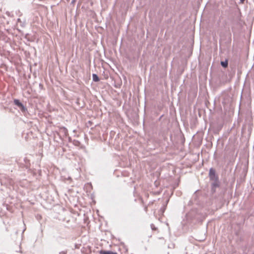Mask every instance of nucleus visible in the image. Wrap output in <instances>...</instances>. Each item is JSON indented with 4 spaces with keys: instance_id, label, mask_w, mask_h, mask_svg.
Here are the masks:
<instances>
[{
    "instance_id": "2",
    "label": "nucleus",
    "mask_w": 254,
    "mask_h": 254,
    "mask_svg": "<svg viewBox=\"0 0 254 254\" xmlns=\"http://www.w3.org/2000/svg\"><path fill=\"white\" fill-rule=\"evenodd\" d=\"M209 177L210 180L211 181H213L215 180L218 179V177L215 174V171L213 168H210L209 172Z\"/></svg>"
},
{
    "instance_id": "6",
    "label": "nucleus",
    "mask_w": 254,
    "mask_h": 254,
    "mask_svg": "<svg viewBox=\"0 0 254 254\" xmlns=\"http://www.w3.org/2000/svg\"><path fill=\"white\" fill-rule=\"evenodd\" d=\"M19 108L23 113H25L27 111L26 108L23 104H22L21 106H20Z\"/></svg>"
},
{
    "instance_id": "12",
    "label": "nucleus",
    "mask_w": 254,
    "mask_h": 254,
    "mask_svg": "<svg viewBox=\"0 0 254 254\" xmlns=\"http://www.w3.org/2000/svg\"><path fill=\"white\" fill-rule=\"evenodd\" d=\"M67 252L66 251H62L59 253V254H66Z\"/></svg>"
},
{
    "instance_id": "9",
    "label": "nucleus",
    "mask_w": 254,
    "mask_h": 254,
    "mask_svg": "<svg viewBox=\"0 0 254 254\" xmlns=\"http://www.w3.org/2000/svg\"><path fill=\"white\" fill-rule=\"evenodd\" d=\"M63 130H64V132L65 135H66L67 133V129L64 127H63Z\"/></svg>"
},
{
    "instance_id": "4",
    "label": "nucleus",
    "mask_w": 254,
    "mask_h": 254,
    "mask_svg": "<svg viewBox=\"0 0 254 254\" xmlns=\"http://www.w3.org/2000/svg\"><path fill=\"white\" fill-rule=\"evenodd\" d=\"M93 80L95 82H98L100 80L98 76L96 74H93L92 75Z\"/></svg>"
},
{
    "instance_id": "7",
    "label": "nucleus",
    "mask_w": 254,
    "mask_h": 254,
    "mask_svg": "<svg viewBox=\"0 0 254 254\" xmlns=\"http://www.w3.org/2000/svg\"><path fill=\"white\" fill-rule=\"evenodd\" d=\"M221 65L224 67H227L228 66L227 61H225L224 62H221Z\"/></svg>"
},
{
    "instance_id": "16",
    "label": "nucleus",
    "mask_w": 254,
    "mask_h": 254,
    "mask_svg": "<svg viewBox=\"0 0 254 254\" xmlns=\"http://www.w3.org/2000/svg\"><path fill=\"white\" fill-rule=\"evenodd\" d=\"M67 1H69V0H67Z\"/></svg>"
},
{
    "instance_id": "11",
    "label": "nucleus",
    "mask_w": 254,
    "mask_h": 254,
    "mask_svg": "<svg viewBox=\"0 0 254 254\" xmlns=\"http://www.w3.org/2000/svg\"><path fill=\"white\" fill-rule=\"evenodd\" d=\"M77 0H71V4L74 5Z\"/></svg>"
},
{
    "instance_id": "15",
    "label": "nucleus",
    "mask_w": 254,
    "mask_h": 254,
    "mask_svg": "<svg viewBox=\"0 0 254 254\" xmlns=\"http://www.w3.org/2000/svg\"><path fill=\"white\" fill-rule=\"evenodd\" d=\"M241 0V1L242 2H243L245 1V0Z\"/></svg>"
},
{
    "instance_id": "14",
    "label": "nucleus",
    "mask_w": 254,
    "mask_h": 254,
    "mask_svg": "<svg viewBox=\"0 0 254 254\" xmlns=\"http://www.w3.org/2000/svg\"><path fill=\"white\" fill-rule=\"evenodd\" d=\"M145 211H147V208L146 207H145Z\"/></svg>"
},
{
    "instance_id": "13",
    "label": "nucleus",
    "mask_w": 254,
    "mask_h": 254,
    "mask_svg": "<svg viewBox=\"0 0 254 254\" xmlns=\"http://www.w3.org/2000/svg\"><path fill=\"white\" fill-rule=\"evenodd\" d=\"M165 209V207H164L163 208H162L161 209V210L162 211V212H164V211Z\"/></svg>"
},
{
    "instance_id": "8",
    "label": "nucleus",
    "mask_w": 254,
    "mask_h": 254,
    "mask_svg": "<svg viewBox=\"0 0 254 254\" xmlns=\"http://www.w3.org/2000/svg\"><path fill=\"white\" fill-rule=\"evenodd\" d=\"M17 22H19V23H20L21 26L22 27H24V23H22L21 20V19H20V18H18V19H17Z\"/></svg>"
},
{
    "instance_id": "3",
    "label": "nucleus",
    "mask_w": 254,
    "mask_h": 254,
    "mask_svg": "<svg viewBox=\"0 0 254 254\" xmlns=\"http://www.w3.org/2000/svg\"><path fill=\"white\" fill-rule=\"evenodd\" d=\"M99 254H118L117 253H114L112 251H106L104 250H101L99 252Z\"/></svg>"
},
{
    "instance_id": "5",
    "label": "nucleus",
    "mask_w": 254,
    "mask_h": 254,
    "mask_svg": "<svg viewBox=\"0 0 254 254\" xmlns=\"http://www.w3.org/2000/svg\"><path fill=\"white\" fill-rule=\"evenodd\" d=\"M13 102L14 104L18 107L21 106V105L22 104L18 99H14Z\"/></svg>"
},
{
    "instance_id": "1",
    "label": "nucleus",
    "mask_w": 254,
    "mask_h": 254,
    "mask_svg": "<svg viewBox=\"0 0 254 254\" xmlns=\"http://www.w3.org/2000/svg\"><path fill=\"white\" fill-rule=\"evenodd\" d=\"M213 182L211 183V192L214 193L216 192V188H218L220 186V182L218 179L213 181Z\"/></svg>"
},
{
    "instance_id": "10",
    "label": "nucleus",
    "mask_w": 254,
    "mask_h": 254,
    "mask_svg": "<svg viewBox=\"0 0 254 254\" xmlns=\"http://www.w3.org/2000/svg\"><path fill=\"white\" fill-rule=\"evenodd\" d=\"M151 229L154 230H155L156 229V227H155L154 225L152 224H151Z\"/></svg>"
}]
</instances>
